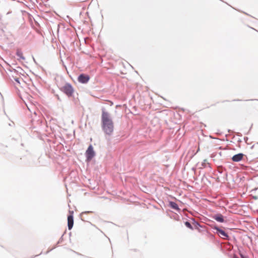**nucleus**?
Masks as SVG:
<instances>
[{
	"mask_svg": "<svg viewBox=\"0 0 258 258\" xmlns=\"http://www.w3.org/2000/svg\"><path fill=\"white\" fill-rule=\"evenodd\" d=\"M101 121L102 129L104 133L108 135H111L114 130L113 122L109 113L104 110L102 112Z\"/></svg>",
	"mask_w": 258,
	"mask_h": 258,
	"instance_id": "obj_1",
	"label": "nucleus"
},
{
	"mask_svg": "<svg viewBox=\"0 0 258 258\" xmlns=\"http://www.w3.org/2000/svg\"><path fill=\"white\" fill-rule=\"evenodd\" d=\"M234 101L242 102L241 107L246 109H252L256 107V101L255 100H234Z\"/></svg>",
	"mask_w": 258,
	"mask_h": 258,
	"instance_id": "obj_2",
	"label": "nucleus"
},
{
	"mask_svg": "<svg viewBox=\"0 0 258 258\" xmlns=\"http://www.w3.org/2000/svg\"><path fill=\"white\" fill-rule=\"evenodd\" d=\"M61 90L68 96H71L74 93L72 86L69 84H65L61 88Z\"/></svg>",
	"mask_w": 258,
	"mask_h": 258,
	"instance_id": "obj_3",
	"label": "nucleus"
},
{
	"mask_svg": "<svg viewBox=\"0 0 258 258\" xmlns=\"http://www.w3.org/2000/svg\"><path fill=\"white\" fill-rule=\"evenodd\" d=\"M95 156V152L93 150V148L91 145H90L88 148L86 152V156L88 161H90L93 157Z\"/></svg>",
	"mask_w": 258,
	"mask_h": 258,
	"instance_id": "obj_4",
	"label": "nucleus"
},
{
	"mask_svg": "<svg viewBox=\"0 0 258 258\" xmlns=\"http://www.w3.org/2000/svg\"><path fill=\"white\" fill-rule=\"evenodd\" d=\"M90 79L88 75L81 74L78 78V81L81 83H87Z\"/></svg>",
	"mask_w": 258,
	"mask_h": 258,
	"instance_id": "obj_5",
	"label": "nucleus"
},
{
	"mask_svg": "<svg viewBox=\"0 0 258 258\" xmlns=\"http://www.w3.org/2000/svg\"><path fill=\"white\" fill-rule=\"evenodd\" d=\"M74 225V219H73V213L72 214L70 215L68 217V228L69 230H71L72 227H73Z\"/></svg>",
	"mask_w": 258,
	"mask_h": 258,
	"instance_id": "obj_6",
	"label": "nucleus"
},
{
	"mask_svg": "<svg viewBox=\"0 0 258 258\" xmlns=\"http://www.w3.org/2000/svg\"><path fill=\"white\" fill-rule=\"evenodd\" d=\"M243 157V154L242 153H239L238 154L234 155L232 159L234 162H238L241 161Z\"/></svg>",
	"mask_w": 258,
	"mask_h": 258,
	"instance_id": "obj_7",
	"label": "nucleus"
},
{
	"mask_svg": "<svg viewBox=\"0 0 258 258\" xmlns=\"http://www.w3.org/2000/svg\"><path fill=\"white\" fill-rule=\"evenodd\" d=\"M217 232L219 236L224 239H227L228 237V234L223 230L217 229Z\"/></svg>",
	"mask_w": 258,
	"mask_h": 258,
	"instance_id": "obj_8",
	"label": "nucleus"
},
{
	"mask_svg": "<svg viewBox=\"0 0 258 258\" xmlns=\"http://www.w3.org/2000/svg\"><path fill=\"white\" fill-rule=\"evenodd\" d=\"M214 219L219 222H223L224 221L223 217L221 214H217L214 216Z\"/></svg>",
	"mask_w": 258,
	"mask_h": 258,
	"instance_id": "obj_9",
	"label": "nucleus"
},
{
	"mask_svg": "<svg viewBox=\"0 0 258 258\" xmlns=\"http://www.w3.org/2000/svg\"><path fill=\"white\" fill-rule=\"evenodd\" d=\"M169 205H170V207L173 209H175V210L179 209L177 204L176 203H175V202H170L169 203Z\"/></svg>",
	"mask_w": 258,
	"mask_h": 258,
	"instance_id": "obj_10",
	"label": "nucleus"
},
{
	"mask_svg": "<svg viewBox=\"0 0 258 258\" xmlns=\"http://www.w3.org/2000/svg\"><path fill=\"white\" fill-rule=\"evenodd\" d=\"M16 54H17V55L18 57H19L20 58H22L23 59H25L24 57L23 56V53L21 50H18L17 51Z\"/></svg>",
	"mask_w": 258,
	"mask_h": 258,
	"instance_id": "obj_11",
	"label": "nucleus"
},
{
	"mask_svg": "<svg viewBox=\"0 0 258 258\" xmlns=\"http://www.w3.org/2000/svg\"><path fill=\"white\" fill-rule=\"evenodd\" d=\"M185 225L187 227H188V228H190V229H192V226L191 225V224H190V223H189V222H187V221H186V222H185Z\"/></svg>",
	"mask_w": 258,
	"mask_h": 258,
	"instance_id": "obj_12",
	"label": "nucleus"
},
{
	"mask_svg": "<svg viewBox=\"0 0 258 258\" xmlns=\"http://www.w3.org/2000/svg\"><path fill=\"white\" fill-rule=\"evenodd\" d=\"M241 258H246V257L242 255H241Z\"/></svg>",
	"mask_w": 258,
	"mask_h": 258,
	"instance_id": "obj_13",
	"label": "nucleus"
}]
</instances>
